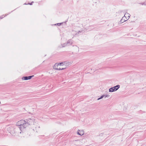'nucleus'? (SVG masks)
Here are the masks:
<instances>
[{
	"label": "nucleus",
	"instance_id": "4",
	"mask_svg": "<svg viewBox=\"0 0 146 146\" xmlns=\"http://www.w3.org/2000/svg\"><path fill=\"white\" fill-rule=\"evenodd\" d=\"M59 66H66V67L67 66H68L69 64V62H62L61 63H59Z\"/></svg>",
	"mask_w": 146,
	"mask_h": 146
},
{
	"label": "nucleus",
	"instance_id": "10",
	"mask_svg": "<svg viewBox=\"0 0 146 146\" xmlns=\"http://www.w3.org/2000/svg\"><path fill=\"white\" fill-rule=\"evenodd\" d=\"M59 66V64L56 63L55 64L54 66L53 67V68L54 69L57 70L56 68H58Z\"/></svg>",
	"mask_w": 146,
	"mask_h": 146
},
{
	"label": "nucleus",
	"instance_id": "9",
	"mask_svg": "<svg viewBox=\"0 0 146 146\" xmlns=\"http://www.w3.org/2000/svg\"><path fill=\"white\" fill-rule=\"evenodd\" d=\"M72 40L71 39H70L67 41L66 43L67 45H70L72 44Z\"/></svg>",
	"mask_w": 146,
	"mask_h": 146
},
{
	"label": "nucleus",
	"instance_id": "18",
	"mask_svg": "<svg viewBox=\"0 0 146 146\" xmlns=\"http://www.w3.org/2000/svg\"><path fill=\"white\" fill-rule=\"evenodd\" d=\"M0 18H1V19H2V17H0Z\"/></svg>",
	"mask_w": 146,
	"mask_h": 146
},
{
	"label": "nucleus",
	"instance_id": "11",
	"mask_svg": "<svg viewBox=\"0 0 146 146\" xmlns=\"http://www.w3.org/2000/svg\"><path fill=\"white\" fill-rule=\"evenodd\" d=\"M124 15L126 17V18H127L128 19H129L130 16V15L127 13H125Z\"/></svg>",
	"mask_w": 146,
	"mask_h": 146
},
{
	"label": "nucleus",
	"instance_id": "5",
	"mask_svg": "<svg viewBox=\"0 0 146 146\" xmlns=\"http://www.w3.org/2000/svg\"><path fill=\"white\" fill-rule=\"evenodd\" d=\"M126 17L125 16V15H124V16L121 19L120 21V22L119 23V24H121V23H122L124 22L125 21H127L128 19L127 18H126Z\"/></svg>",
	"mask_w": 146,
	"mask_h": 146
},
{
	"label": "nucleus",
	"instance_id": "1",
	"mask_svg": "<svg viewBox=\"0 0 146 146\" xmlns=\"http://www.w3.org/2000/svg\"><path fill=\"white\" fill-rule=\"evenodd\" d=\"M35 119L33 118H29L25 120H21L16 123L17 125L19 126L20 131L22 130L30 125L34 124Z\"/></svg>",
	"mask_w": 146,
	"mask_h": 146
},
{
	"label": "nucleus",
	"instance_id": "2",
	"mask_svg": "<svg viewBox=\"0 0 146 146\" xmlns=\"http://www.w3.org/2000/svg\"><path fill=\"white\" fill-rule=\"evenodd\" d=\"M16 125H17L16 124ZM18 127L11 126L8 128L7 130L12 135H15L16 133H18V130H20V128H19V126L16 125Z\"/></svg>",
	"mask_w": 146,
	"mask_h": 146
},
{
	"label": "nucleus",
	"instance_id": "15",
	"mask_svg": "<svg viewBox=\"0 0 146 146\" xmlns=\"http://www.w3.org/2000/svg\"><path fill=\"white\" fill-rule=\"evenodd\" d=\"M141 4L142 5H146V3H145V2H144V3H141Z\"/></svg>",
	"mask_w": 146,
	"mask_h": 146
},
{
	"label": "nucleus",
	"instance_id": "6",
	"mask_svg": "<svg viewBox=\"0 0 146 146\" xmlns=\"http://www.w3.org/2000/svg\"><path fill=\"white\" fill-rule=\"evenodd\" d=\"M34 76L33 75L29 76H25L22 78V79L24 80H30L31 78Z\"/></svg>",
	"mask_w": 146,
	"mask_h": 146
},
{
	"label": "nucleus",
	"instance_id": "17",
	"mask_svg": "<svg viewBox=\"0 0 146 146\" xmlns=\"http://www.w3.org/2000/svg\"><path fill=\"white\" fill-rule=\"evenodd\" d=\"M61 67H64V66H61Z\"/></svg>",
	"mask_w": 146,
	"mask_h": 146
},
{
	"label": "nucleus",
	"instance_id": "14",
	"mask_svg": "<svg viewBox=\"0 0 146 146\" xmlns=\"http://www.w3.org/2000/svg\"><path fill=\"white\" fill-rule=\"evenodd\" d=\"M61 24V23H57V24H55L54 25H58V26H60Z\"/></svg>",
	"mask_w": 146,
	"mask_h": 146
},
{
	"label": "nucleus",
	"instance_id": "12",
	"mask_svg": "<svg viewBox=\"0 0 146 146\" xmlns=\"http://www.w3.org/2000/svg\"><path fill=\"white\" fill-rule=\"evenodd\" d=\"M66 68V66H65L64 67H59L58 68H56L57 70H64Z\"/></svg>",
	"mask_w": 146,
	"mask_h": 146
},
{
	"label": "nucleus",
	"instance_id": "8",
	"mask_svg": "<svg viewBox=\"0 0 146 146\" xmlns=\"http://www.w3.org/2000/svg\"><path fill=\"white\" fill-rule=\"evenodd\" d=\"M77 132L78 134L80 135H82L84 134V132L83 130H78Z\"/></svg>",
	"mask_w": 146,
	"mask_h": 146
},
{
	"label": "nucleus",
	"instance_id": "13",
	"mask_svg": "<svg viewBox=\"0 0 146 146\" xmlns=\"http://www.w3.org/2000/svg\"><path fill=\"white\" fill-rule=\"evenodd\" d=\"M61 45H62V47H64L65 46H66L67 45L66 43H65L61 44Z\"/></svg>",
	"mask_w": 146,
	"mask_h": 146
},
{
	"label": "nucleus",
	"instance_id": "7",
	"mask_svg": "<svg viewBox=\"0 0 146 146\" xmlns=\"http://www.w3.org/2000/svg\"><path fill=\"white\" fill-rule=\"evenodd\" d=\"M110 96V95L108 94L106 95H102L101 96L100 98H98V100H100L103 98H109Z\"/></svg>",
	"mask_w": 146,
	"mask_h": 146
},
{
	"label": "nucleus",
	"instance_id": "3",
	"mask_svg": "<svg viewBox=\"0 0 146 146\" xmlns=\"http://www.w3.org/2000/svg\"><path fill=\"white\" fill-rule=\"evenodd\" d=\"M120 88V85H117L116 86L111 87L109 89V92H112L117 90Z\"/></svg>",
	"mask_w": 146,
	"mask_h": 146
},
{
	"label": "nucleus",
	"instance_id": "16",
	"mask_svg": "<svg viewBox=\"0 0 146 146\" xmlns=\"http://www.w3.org/2000/svg\"><path fill=\"white\" fill-rule=\"evenodd\" d=\"M33 1H32L31 3H28V4H29V5H32V3H33Z\"/></svg>",
	"mask_w": 146,
	"mask_h": 146
}]
</instances>
